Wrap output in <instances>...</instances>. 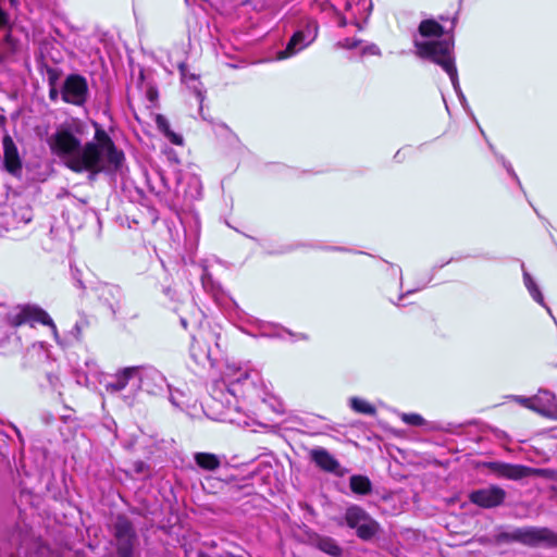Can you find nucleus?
<instances>
[{
  "instance_id": "1",
  "label": "nucleus",
  "mask_w": 557,
  "mask_h": 557,
  "mask_svg": "<svg viewBox=\"0 0 557 557\" xmlns=\"http://www.w3.org/2000/svg\"><path fill=\"white\" fill-rule=\"evenodd\" d=\"M94 141H87L79 153L73 156L81 148V140L69 129L57 131L51 137L50 149L59 157H70L65 166L74 173L88 172V180L96 181L97 176L107 168L102 162L106 157L108 169L114 172L121 170L125 161L123 150L119 149L113 139L98 123H94Z\"/></svg>"
},
{
  "instance_id": "2",
  "label": "nucleus",
  "mask_w": 557,
  "mask_h": 557,
  "mask_svg": "<svg viewBox=\"0 0 557 557\" xmlns=\"http://www.w3.org/2000/svg\"><path fill=\"white\" fill-rule=\"evenodd\" d=\"M495 542L497 544L517 542L529 547L545 545L553 548L557 547V533L546 527H522L511 532L496 534Z\"/></svg>"
},
{
  "instance_id": "3",
  "label": "nucleus",
  "mask_w": 557,
  "mask_h": 557,
  "mask_svg": "<svg viewBox=\"0 0 557 557\" xmlns=\"http://www.w3.org/2000/svg\"><path fill=\"white\" fill-rule=\"evenodd\" d=\"M414 47L419 58L430 60L440 65L453 82L457 79L458 73L453 57V40L416 41Z\"/></svg>"
},
{
  "instance_id": "4",
  "label": "nucleus",
  "mask_w": 557,
  "mask_h": 557,
  "mask_svg": "<svg viewBox=\"0 0 557 557\" xmlns=\"http://www.w3.org/2000/svg\"><path fill=\"white\" fill-rule=\"evenodd\" d=\"M113 536L117 557H139L138 536L133 522L124 515H117L113 524Z\"/></svg>"
},
{
  "instance_id": "5",
  "label": "nucleus",
  "mask_w": 557,
  "mask_h": 557,
  "mask_svg": "<svg viewBox=\"0 0 557 557\" xmlns=\"http://www.w3.org/2000/svg\"><path fill=\"white\" fill-rule=\"evenodd\" d=\"M5 320L7 323L14 329H17L25 324H28L32 327H34L36 324H41L45 326H49L54 332H57V325L54 324L53 320L50 318L48 312H46L38 306H21L18 307V311L16 313L8 314Z\"/></svg>"
},
{
  "instance_id": "6",
  "label": "nucleus",
  "mask_w": 557,
  "mask_h": 557,
  "mask_svg": "<svg viewBox=\"0 0 557 557\" xmlns=\"http://www.w3.org/2000/svg\"><path fill=\"white\" fill-rule=\"evenodd\" d=\"M88 96L89 88L85 76L76 73L66 76L61 88L63 102L82 107L87 102Z\"/></svg>"
},
{
  "instance_id": "7",
  "label": "nucleus",
  "mask_w": 557,
  "mask_h": 557,
  "mask_svg": "<svg viewBox=\"0 0 557 557\" xmlns=\"http://www.w3.org/2000/svg\"><path fill=\"white\" fill-rule=\"evenodd\" d=\"M507 493L498 485L474 490L470 492L469 502L478 507L491 509L502 506L505 503Z\"/></svg>"
},
{
  "instance_id": "8",
  "label": "nucleus",
  "mask_w": 557,
  "mask_h": 557,
  "mask_svg": "<svg viewBox=\"0 0 557 557\" xmlns=\"http://www.w3.org/2000/svg\"><path fill=\"white\" fill-rule=\"evenodd\" d=\"M483 467L488 469L492 473L497 475L498 478L518 481L532 474H535L537 470L524 466V465H513L502 461H488L484 462Z\"/></svg>"
},
{
  "instance_id": "9",
  "label": "nucleus",
  "mask_w": 557,
  "mask_h": 557,
  "mask_svg": "<svg viewBox=\"0 0 557 557\" xmlns=\"http://www.w3.org/2000/svg\"><path fill=\"white\" fill-rule=\"evenodd\" d=\"M2 145L4 170L12 175H18L22 171V160L13 138L8 134L4 135Z\"/></svg>"
},
{
  "instance_id": "10",
  "label": "nucleus",
  "mask_w": 557,
  "mask_h": 557,
  "mask_svg": "<svg viewBox=\"0 0 557 557\" xmlns=\"http://www.w3.org/2000/svg\"><path fill=\"white\" fill-rule=\"evenodd\" d=\"M308 544L331 557H342L344 554L343 547L335 539L313 531L308 533Z\"/></svg>"
},
{
  "instance_id": "11",
  "label": "nucleus",
  "mask_w": 557,
  "mask_h": 557,
  "mask_svg": "<svg viewBox=\"0 0 557 557\" xmlns=\"http://www.w3.org/2000/svg\"><path fill=\"white\" fill-rule=\"evenodd\" d=\"M311 460L325 472L337 473L339 462L325 448H315L310 451Z\"/></svg>"
},
{
  "instance_id": "12",
  "label": "nucleus",
  "mask_w": 557,
  "mask_h": 557,
  "mask_svg": "<svg viewBox=\"0 0 557 557\" xmlns=\"http://www.w3.org/2000/svg\"><path fill=\"white\" fill-rule=\"evenodd\" d=\"M313 38L307 41V36L305 30L299 29L296 30L293 36L289 38L286 48L278 53V59H286L290 55L295 54L297 51L307 47Z\"/></svg>"
},
{
  "instance_id": "13",
  "label": "nucleus",
  "mask_w": 557,
  "mask_h": 557,
  "mask_svg": "<svg viewBox=\"0 0 557 557\" xmlns=\"http://www.w3.org/2000/svg\"><path fill=\"white\" fill-rule=\"evenodd\" d=\"M138 373L137 367H127L119 371L114 380L106 385L108 392L117 393L123 391L129 381Z\"/></svg>"
},
{
  "instance_id": "14",
  "label": "nucleus",
  "mask_w": 557,
  "mask_h": 557,
  "mask_svg": "<svg viewBox=\"0 0 557 557\" xmlns=\"http://www.w3.org/2000/svg\"><path fill=\"white\" fill-rule=\"evenodd\" d=\"M370 518L371 516L362 507L358 505L349 506L344 515L346 525L355 530L359 528L361 524H363Z\"/></svg>"
},
{
  "instance_id": "15",
  "label": "nucleus",
  "mask_w": 557,
  "mask_h": 557,
  "mask_svg": "<svg viewBox=\"0 0 557 557\" xmlns=\"http://www.w3.org/2000/svg\"><path fill=\"white\" fill-rule=\"evenodd\" d=\"M418 30L419 34L425 38H440L445 34L444 27L434 18H426L421 21Z\"/></svg>"
},
{
  "instance_id": "16",
  "label": "nucleus",
  "mask_w": 557,
  "mask_h": 557,
  "mask_svg": "<svg viewBox=\"0 0 557 557\" xmlns=\"http://www.w3.org/2000/svg\"><path fill=\"white\" fill-rule=\"evenodd\" d=\"M158 129L174 145L181 146L184 143V139L181 135L174 133L171 127L168 119L163 114H156L154 117Z\"/></svg>"
},
{
  "instance_id": "17",
  "label": "nucleus",
  "mask_w": 557,
  "mask_h": 557,
  "mask_svg": "<svg viewBox=\"0 0 557 557\" xmlns=\"http://www.w3.org/2000/svg\"><path fill=\"white\" fill-rule=\"evenodd\" d=\"M380 532L381 525L372 517L356 529V535L364 542L373 540Z\"/></svg>"
},
{
  "instance_id": "18",
  "label": "nucleus",
  "mask_w": 557,
  "mask_h": 557,
  "mask_svg": "<svg viewBox=\"0 0 557 557\" xmlns=\"http://www.w3.org/2000/svg\"><path fill=\"white\" fill-rule=\"evenodd\" d=\"M349 487L354 494L368 495L372 492V483L366 475L355 474L349 479Z\"/></svg>"
},
{
  "instance_id": "19",
  "label": "nucleus",
  "mask_w": 557,
  "mask_h": 557,
  "mask_svg": "<svg viewBox=\"0 0 557 557\" xmlns=\"http://www.w3.org/2000/svg\"><path fill=\"white\" fill-rule=\"evenodd\" d=\"M195 460L199 468L208 471H213L221 465L219 457L211 453H197Z\"/></svg>"
},
{
  "instance_id": "20",
  "label": "nucleus",
  "mask_w": 557,
  "mask_h": 557,
  "mask_svg": "<svg viewBox=\"0 0 557 557\" xmlns=\"http://www.w3.org/2000/svg\"><path fill=\"white\" fill-rule=\"evenodd\" d=\"M351 407L355 411H357L359 413H363V414H374L375 413V408L373 405H371L368 401L358 399V398H354L351 400Z\"/></svg>"
},
{
  "instance_id": "21",
  "label": "nucleus",
  "mask_w": 557,
  "mask_h": 557,
  "mask_svg": "<svg viewBox=\"0 0 557 557\" xmlns=\"http://www.w3.org/2000/svg\"><path fill=\"white\" fill-rule=\"evenodd\" d=\"M523 280L527 288L533 296L535 300H542V294L536 285V283L533 281L532 276L529 273L523 274Z\"/></svg>"
},
{
  "instance_id": "22",
  "label": "nucleus",
  "mask_w": 557,
  "mask_h": 557,
  "mask_svg": "<svg viewBox=\"0 0 557 557\" xmlns=\"http://www.w3.org/2000/svg\"><path fill=\"white\" fill-rule=\"evenodd\" d=\"M47 81L49 86H58V82L61 77V70L58 67L46 66Z\"/></svg>"
},
{
  "instance_id": "23",
  "label": "nucleus",
  "mask_w": 557,
  "mask_h": 557,
  "mask_svg": "<svg viewBox=\"0 0 557 557\" xmlns=\"http://www.w3.org/2000/svg\"><path fill=\"white\" fill-rule=\"evenodd\" d=\"M403 421L409 425L420 426L424 424V419L418 413H405Z\"/></svg>"
},
{
  "instance_id": "24",
  "label": "nucleus",
  "mask_w": 557,
  "mask_h": 557,
  "mask_svg": "<svg viewBox=\"0 0 557 557\" xmlns=\"http://www.w3.org/2000/svg\"><path fill=\"white\" fill-rule=\"evenodd\" d=\"M360 44H361V39H358V38H345L343 40H339L336 44V47L341 48V49L351 50V49H356L357 47H359Z\"/></svg>"
},
{
  "instance_id": "25",
  "label": "nucleus",
  "mask_w": 557,
  "mask_h": 557,
  "mask_svg": "<svg viewBox=\"0 0 557 557\" xmlns=\"http://www.w3.org/2000/svg\"><path fill=\"white\" fill-rule=\"evenodd\" d=\"M85 326H86V323H76L74 329L71 330V335L72 337L77 341V342H82L83 338H84V332H85Z\"/></svg>"
},
{
  "instance_id": "26",
  "label": "nucleus",
  "mask_w": 557,
  "mask_h": 557,
  "mask_svg": "<svg viewBox=\"0 0 557 557\" xmlns=\"http://www.w3.org/2000/svg\"><path fill=\"white\" fill-rule=\"evenodd\" d=\"M4 42L9 46V48H10V50H11L12 52H14V51L16 50L18 41H17V39H15V38L12 36L11 32H8V33L5 34V36H4Z\"/></svg>"
},
{
  "instance_id": "27",
  "label": "nucleus",
  "mask_w": 557,
  "mask_h": 557,
  "mask_svg": "<svg viewBox=\"0 0 557 557\" xmlns=\"http://www.w3.org/2000/svg\"><path fill=\"white\" fill-rule=\"evenodd\" d=\"M10 23V16H9V13L5 12L1 7H0V29L4 28L5 26H8Z\"/></svg>"
},
{
  "instance_id": "28",
  "label": "nucleus",
  "mask_w": 557,
  "mask_h": 557,
  "mask_svg": "<svg viewBox=\"0 0 557 557\" xmlns=\"http://www.w3.org/2000/svg\"><path fill=\"white\" fill-rule=\"evenodd\" d=\"M516 401L519 403L520 405H522L525 408H529V409H532V410L535 409L534 406H533V400L531 398H525V397L517 396L516 397Z\"/></svg>"
},
{
  "instance_id": "29",
  "label": "nucleus",
  "mask_w": 557,
  "mask_h": 557,
  "mask_svg": "<svg viewBox=\"0 0 557 557\" xmlns=\"http://www.w3.org/2000/svg\"><path fill=\"white\" fill-rule=\"evenodd\" d=\"M59 94L61 91L58 90L57 86H49V99L53 102H55L59 98Z\"/></svg>"
},
{
  "instance_id": "30",
  "label": "nucleus",
  "mask_w": 557,
  "mask_h": 557,
  "mask_svg": "<svg viewBox=\"0 0 557 557\" xmlns=\"http://www.w3.org/2000/svg\"><path fill=\"white\" fill-rule=\"evenodd\" d=\"M134 470L137 472V473H143L145 472L146 470H148V466L144 462V461H136L134 463Z\"/></svg>"
},
{
  "instance_id": "31",
  "label": "nucleus",
  "mask_w": 557,
  "mask_h": 557,
  "mask_svg": "<svg viewBox=\"0 0 557 557\" xmlns=\"http://www.w3.org/2000/svg\"><path fill=\"white\" fill-rule=\"evenodd\" d=\"M367 53L379 54L380 51L376 46L372 45V46L364 47L362 49V54H367Z\"/></svg>"
},
{
  "instance_id": "32",
  "label": "nucleus",
  "mask_w": 557,
  "mask_h": 557,
  "mask_svg": "<svg viewBox=\"0 0 557 557\" xmlns=\"http://www.w3.org/2000/svg\"><path fill=\"white\" fill-rule=\"evenodd\" d=\"M147 97L150 101H156L158 99V90L156 88H149L147 91Z\"/></svg>"
},
{
  "instance_id": "33",
  "label": "nucleus",
  "mask_w": 557,
  "mask_h": 557,
  "mask_svg": "<svg viewBox=\"0 0 557 557\" xmlns=\"http://www.w3.org/2000/svg\"><path fill=\"white\" fill-rule=\"evenodd\" d=\"M9 1H10V4H11L12 7H16V5H17V3H18V0H9Z\"/></svg>"
},
{
  "instance_id": "34",
  "label": "nucleus",
  "mask_w": 557,
  "mask_h": 557,
  "mask_svg": "<svg viewBox=\"0 0 557 557\" xmlns=\"http://www.w3.org/2000/svg\"><path fill=\"white\" fill-rule=\"evenodd\" d=\"M341 25L345 26L346 25V21L345 20L341 21Z\"/></svg>"
},
{
  "instance_id": "35",
  "label": "nucleus",
  "mask_w": 557,
  "mask_h": 557,
  "mask_svg": "<svg viewBox=\"0 0 557 557\" xmlns=\"http://www.w3.org/2000/svg\"><path fill=\"white\" fill-rule=\"evenodd\" d=\"M234 557H243V556H234Z\"/></svg>"
}]
</instances>
